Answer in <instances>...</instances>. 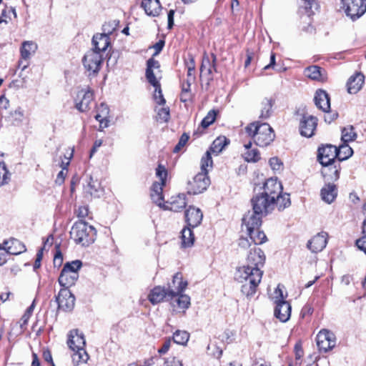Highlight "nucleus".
I'll use <instances>...</instances> for the list:
<instances>
[{
    "mask_svg": "<svg viewBox=\"0 0 366 366\" xmlns=\"http://www.w3.org/2000/svg\"><path fill=\"white\" fill-rule=\"evenodd\" d=\"M110 44L109 34H97L92 38L93 48L92 50H95L97 52L103 54L110 46Z\"/></svg>",
    "mask_w": 366,
    "mask_h": 366,
    "instance_id": "20",
    "label": "nucleus"
},
{
    "mask_svg": "<svg viewBox=\"0 0 366 366\" xmlns=\"http://www.w3.org/2000/svg\"><path fill=\"white\" fill-rule=\"evenodd\" d=\"M36 49L37 44L35 42L32 41H24L20 49L21 59L25 61L29 60Z\"/></svg>",
    "mask_w": 366,
    "mask_h": 366,
    "instance_id": "34",
    "label": "nucleus"
},
{
    "mask_svg": "<svg viewBox=\"0 0 366 366\" xmlns=\"http://www.w3.org/2000/svg\"><path fill=\"white\" fill-rule=\"evenodd\" d=\"M245 131L259 147L268 146L275 137L272 128L267 123H250L245 127Z\"/></svg>",
    "mask_w": 366,
    "mask_h": 366,
    "instance_id": "3",
    "label": "nucleus"
},
{
    "mask_svg": "<svg viewBox=\"0 0 366 366\" xmlns=\"http://www.w3.org/2000/svg\"><path fill=\"white\" fill-rule=\"evenodd\" d=\"M191 228L185 227L182 230V244L184 247H191L194 243V237Z\"/></svg>",
    "mask_w": 366,
    "mask_h": 366,
    "instance_id": "41",
    "label": "nucleus"
},
{
    "mask_svg": "<svg viewBox=\"0 0 366 366\" xmlns=\"http://www.w3.org/2000/svg\"><path fill=\"white\" fill-rule=\"evenodd\" d=\"M212 61H210L209 58L207 56H204L202 59V65L200 67V72L202 74L207 75L208 76V80H212V73L213 71H216L215 68V61L216 56L212 55Z\"/></svg>",
    "mask_w": 366,
    "mask_h": 366,
    "instance_id": "26",
    "label": "nucleus"
},
{
    "mask_svg": "<svg viewBox=\"0 0 366 366\" xmlns=\"http://www.w3.org/2000/svg\"><path fill=\"white\" fill-rule=\"evenodd\" d=\"M78 278L79 272L70 270L68 266H64L58 281L63 289H68L75 284Z\"/></svg>",
    "mask_w": 366,
    "mask_h": 366,
    "instance_id": "18",
    "label": "nucleus"
},
{
    "mask_svg": "<svg viewBox=\"0 0 366 366\" xmlns=\"http://www.w3.org/2000/svg\"><path fill=\"white\" fill-rule=\"evenodd\" d=\"M149 300L153 305L157 304L163 301L164 299L167 300H171L169 296V290L167 291L162 287H154L149 295Z\"/></svg>",
    "mask_w": 366,
    "mask_h": 366,
    "instance_id": "25",
    "label": "nucleus"
},
{
    "mask_svg": "<svg viewBox=\"0 0 366 366\" xmlns=\"http://www.w3.org/2000/svg\"><path fill=\"white\" fill-rule=\"evenodd\" d=\"M337 192L336 186L332 184H326L321 189L322 199L323 201L328 204L332 203L335 200V199L337 197Z\"/></svg>",
    "mask_w": 366,
    "mask_h": 366,
    "instance_id": "32",
    "label": "nucleus"
},
{
    "mask_svg": "<svg viewBox=\"0 0 366 366\" xmlns=\"http://www.w3.org/2000/svg\"><path fill=\"white\" fill-rule=\"evenodd\" d=\"M86 184L84 186L85 195L91 197H99L100 194V185L97 180H94L92 177H87Z\"/></svg>",
    "mask_w": 366,
    "mask_h": 366,
    "instance_id": "30",
    "label": "nucleus"
},
{
    "mask_svg": "<svg viewBox=\"0 0 366 366\" xmlns=\"http://www.w3.org/2000/svg\"><path fill=\"white\" fill-rule=\"evenodd\" d=\"M171 301V304L174 307H177L179 309L187 310L190 305V297L182 293H179Z\"/></svg>",
    "mask_w": 366,
    "mask_h": 366,
    "instance_id": "36",
    "label": "nucleus"
},
{
    "mask_svg": "<svg viewBox=\"0 0 366 366\" xmlns=\"http://www.w3.org/2000/svg\"><path fill=\"white\" fill-rule=\"evenodd\" d=\"M85 344L84 337L78 330H72L69 332L67 345L74 352L71 358L74 366L80 363H86L89 359V355L84 349Z\"/></svg>",
    "mask_w": 366,
    "mask_h": 366,
    "instance_id": "4",
    "label": "nucleus"
},
{
    "mask_svg": "<svg viewBox=\"0 0 366 366\" xmlns=\"http://www.w3.org/2000/svg\"><path fill=\"white\" fill-rule=\"evenodd\" d=\"M7 14H13L14 16H16L15 10L12 7L6 8L4 9L1 12V15L0 16V23L6 22V18L8 17Z\"/></svg>",
    "mask_w": 366,
    "mask_h": 366,
    "instance_id": "57",
    "label": "nucleus"
},
{
    "mask_svg": "<svg viewBox=\"0 0 366 366\" xmlns=\"http://www.w3.org/2000/svg\"><path fill=\"white\" fill-rule=\"evenodd\" d=\"M273 299L276 305L274 310V316L282 322H287L291 316L292 307L289 302L285 300L280 285L274 291Z\"/></svg>",
    "mask_w": 366,
    "mask_h": 366,
    "instance_id": "6",
    "label": "nucleus"
},
{
    "mask_svg": "<svg viewBox=\"0 0 366 366\" xmlns=\"http://www.w3.org/2000/svg\"><path fill=\"white\" fill-rule=\"evenodd\" d=\"M174 342L184 345L189 339V334L186 331L177 330L173 335Z\"/></svg>",
    "mask_w": 366,
    "mask_h": 366,
    "instance_id": "43",
    "label": "nucleus"
},
{
    "mask_svg": "<svg viewBox=\"0 0 366 366\" xmlns=\"http://www.w3.org/2000/svg\"><path fill=\"white\" fill-rule=\"evenodd\" d=\"M94 99L93 92L89 90L81 89L78 92L76 99V108L81 112H85L90 109V104Z\"/></svg>",
    "mask_w": 366,
    "mask_h": 366,
    "instance_id": "16",
    "label": "nucleus"
},
{
    "mask_svg": "<svg viewBox=\"0 0 366 366\" xmlns=\"http://www.w3.org/2000/svg\"><path fill=\"white\" fill-rule=\"evenodd\" d=\"M274 103V100L272 98L265 97L264 98L259 105V116L260 119H266L269 118L272 114V108Z\"/></svg>",
    "mask_w": 366,
    "mask_h": 366,
    "instance_id": "33",
    "label": "nucleus"
},
{
    "mask_svg": "<svg viewBox=\"0 0 366 366\" xmlns=\"http://www.w3.org/2000/svg\"><path fill=\"white\" fill-rule=\"evenodd\" d=\"M269 163L273 170L279 171L282 169V163L277 157L270 158Z\"/></svg>",
    "mask_w": 366,
    "mask_h": 366,
    "instance_id": "54",
    "label": "nucleus"
},
{
    "mask_svg": "<svg viewBox=\"0 0 366 366\" xmlns=\"http://www.w3.org/2000/svg\"><path fill=\"white\" fill-rule=\"evenodd\" d=\"M9 107V99L4 96L2 95L0 97V110H6Z\"/></svg>",
    "mask_w": 366,
    "mask_h": 366,
    "instance_id": "63",
    "label": "nucleus"
},
{
    "mask_svg": "<svg viewBox=\"0 0 366 366\" xmlns=\"http://www.w3.org/2000/svg\"><path fill=\"white\" fill-rule=\"evenodd\" d=\"M156 174L159 178L161 182L159 184L165 185V180L167 176V172L164 167L159 165L156 169Z\"/></svg>",
    "mask_w": 366,
    "mask_h": 366,
    "instance_id": "53",
    "label": "nucleus"
},
{
    "mask_svg": "<svg viewBox=\"0 0 366 366\" xmlns=\"http://www.w3.org/2000/svg\"><path fill=\"white\" fill-rule=\"evenodd\" d=\"M324 167L322 174L327 177L329 180L335 181L340 177V164L338 166L331 163L329 165H322Z\"/></svg>",
    "mask_w": 366,
    "mask_h": 366,
    "instance_id": "35",
    "label": "nucleus"
},
{
    "mask_svg": "<svg viewBox=\"0 0 366 366\" xmlns=\"http://www.w3.org/2000/svg\"><path fill=\"white\" fill-rule=\"evenodd\" d=\"M229 143V140H228L225 137H219L212 144V146L209 148L210 152L215 154L217 155L220 153L224 148Z\"/></svg>",
    "mask_w": 366,
    "mask_h": 366,
    "instance_id": "39",
    "label": "nucleus"
},
{
    "mask_svg": "<svg viewBox=\"0 0 366 366\" xmlns=\"http://www.w3.org/2000/svg\"><path fill=\"white\" fill-rule=\"evenodd\" d=\"M157 121H160L161 122H167L170 118L169 114V107H162L157 110Z\"/></svg>",
    "mask_w": 366,
    "mask_h": 366,
    "instance_id": "49",
    "label": "nucleus"
},
{
    "mask_svg": "<svg viewBox=\"0 0 366 366\" xmlns=\"http://www.w3.org/2000/svg\"><path fill=\"white\" fill-rule=\"evenodd\" d=\"M252 366H271V365L264 359L259 358L256 359Z\"/></svg>",
    "mask_w": 366,
    "mask_h": 366,
    "instance_id": "64",
    "label": "nucleus"
},
{
    "mask_svg": "<svg viewBox=\"0 0 366 366\" xmlns=\"http://www.w3.org/2000/svg\"><path fill=\"white\" fill-rule=\"evenodd\" d=\"M96 235L95 228L81 220L74 223L70 231L71 239L83 247L92 244L96 239Z\"/></svg>",
    "mask_w": 366,
    "mask_h": 366,
    "instance_id": "5",
    "label": "nucleus"
},
{
    "mask_svg": "<svg viewBox=\"0 0 366 366\" xmlns=\"http://www.w3.org/2000/svg\"><path fill=\"white\" fill-rule=\"evenodd\" d=\"M187 205L186 196L184 194H179L178 195L173 196L169 200L167 201L163 208L174 212H179L183 209Z\"/></svg>",
    "mask_w": 366,
    "mask_h": 366,
    "instance_id": "21",
    "label": "nucleus"
},
{
    "mask_svg": "<svg viewBox=\"0 0 366 366\" xmlns=\"http://www.w3.org/2000/svg\"><path fill=\"white\" fill-rule=\"evenodd\" d=\"M305 75L312 80L324 81L325 77L322 69L318 66H310L305 69Z\"/></svg>",
    "mask_w": 366,
    "mask_h": 366,
    "instance_id": "38",
    "label": "nucleus"
},
{
    "mask_svg": "<svg viewBox=\"0 0 366 366\" xmlns=\"http://www.w3.org/2000/svg\"><path fill=\"white\" fill-rule=\"evenodd\" d=\"M337 155V148L335 146L327 144L318 149L317 159L322 165L334 163Z\"/></svg>",
    "mask_w": 366,
    "mask_h": 366,
    "instance_id": "12",
    "label": "nucleus"
},
{
    "mask_svg": "<svg viewBox=\"0 0 366 366\" xmlns=\"http://www.w3.org/2000/svg\"><path fill=\"white\" fill-rule=\"evenodd\" d=\"M159 182H154L151 189V198L156 204L160 207H163L164 203H163L164 197L162 194L163 187Z\"/></svg>",
    "mask_w": 366,
    "mask_h": 366,
    "instance_id": "31",
    "label": "nucleus"
},
{
    "mask_svg": "<svg viewBox=\"0 0 366 366\" xmlns=\"http://www.w3.org/2000/svg\"><path fill=\"white\" fill-rule=\"evenodd\" d=\"M11 174L8 171L4 162L0 164V186H3L10 180Z\"/></svg>",
    "mask_w": 366,
    "mask_h": 366,
    "instance_id": "47",
    "label": "nucleus"
},
{
    "mask_svg": "<svg viewBox=\"0 0 366 366\" xmlns=\"http://www.w3.org/2000/svg\"><path fill=\"white\" fill-rule=\"evenodd\" d=\"M363 74L358 73L352 76L347 81V91L350 94H356L360 90L364 84Z\"/></svg>",
    "mask_w": 366,
    "mask_h": 366,
    "instance_id": "29",
    "label": "nucleus"
},
{
    "mask_svg": "<svg viewBox=\"0 0 366 366\" xmlns=\"http://www.w3.org/2000/svg\"><path fill=\"white\" fill-rule=\"evenodd\" d=\"M252 211H248L242 218L243 222L258 224L263 215L267 214L274 206V197L269 198L264 193L257 194L251 199Z\"/></svg>",
    "mask_w": 366,
    "mask_h": 366,
    "instance_id": "2",
    "label": "nucleus"
},
{
    "mask_svg": "<svg viewBox=\"0 0 366 366\" xmlns=\"http://www.w3.org/2000/svg\"><path fill=\"white\" fill-rule=\"evenodd\" d=\"M265 262V255L263 251L257 247H254L249 251L247 259V264L245 266L252 267L255 269H261Z\"/></svg>",
    "mask_w": 366,
    "mask_h": 366,
    "instance_id": "14",
    "label": "nucleus"
},
{
    "mask_svg": "<svg viewBox=\"0 0 366 366\" xmlns=\"http://www.w3.org/2000/svg\"><path fill=\"white\" fill-rule=\"evenodd\" d=\"M326 232H322L313 237L307 243V247L315 253L321 252L327 245Z\"/></svg>",
    "mask_w": 366,
    "mask_h": 366,
    "instance_id": "23",
    "label": "nucleus"
},
{
    "mask_svg": "<svg viewBox=\"0 0 366 366\" xmlns=\"http://www.w3.org/2000/svg\"><path fill=\"white\" fill-rule=\"evenodd\" d=\"M243 226L246 227L247 232L254 244H261L267 240V236L263 231L259 230V227L262 224V221L257 224L252 222H243Z\"/></svg>",
    "mask_w": 366,
    "mask_h": 366,
    "instance_id": "11",
    "label": "nucleus"
},
{
    "mask_svg": "<svg viewBox=\"0 0 366 366\" xmlns=\"http://www.w3.org/2000/svg\"><path fill=\"white\" fill-rule=\"evenodd\" d=\"M58 307L65 312L71 311L75 305V297L68 289H61L56 297Z\"/></svg>",
    "mask_w": 366,
    "mask_h": 366,
    "instance_id": "10",
    "label": "nucleus"
},
{
    "mask_svg": "<svg viewBox=\"0 0 366 366\" xmlns=\"http://www.w3.org/2000/svg\"><path fill=\"white\" fill-rule=\"evenodd\" d=\"M217 112L215 110H210L207 116L202 119L201 122V127L203 129L207 128L211 125L216 119Z\"/></svg>",
    "mask_w": 366,
    "mask_h": 366,
    "instance_id": "48",
    "label": "nucleus"
},
{
    "mask_svg": "<svg viewBox=\"0 0 366 366\" xmlns=\"http://www.w3.org/2000/svg\"><path fill=\"white\" fill-rule=\"evenodd\" d=\"M64 266H68L70 270L78 272L82 266V262L80 260H74L71 262H67Z\"/></svg>",
    "mask_w": 366,
    "mask_h": 366,
    "instance_id": "56",
    "label": "nucleus"
},
{
    "mask_svg": "<svg viewBox=\"0 0 366 366\" xmlns=\"http://www.w3.org/2000/svg\"><path fill=\"white\" fill-rule=\"evenodd\" d=\"M355 244L357 248L366 254V234H362V237L356 240Z\"/></svg>",
    "mask_w": 366,
    "mask_h": 366,
    "instance_id": "55",
    "label": "nucleus"
},
{
    "mask_svg": "<svg viewBox=\"0 0 366 366\" xmlns=\"http://www.w3.org/2000/svg\"><path fill=\"white\" fill-rule=\"evenodd\" d=\"M189 139V135L187 134H186V133H184L181 136V137H180V139L179 140L178 144L174 148L173 152L174 153L179 152L186 145V144L188 142Z\"/></svg>",
    "mask_w": 366,
    "mask_h": 366,
    "instance_id": "51",
    "label": "nucleus"
},
{
    "mask_svg": "<svg viewBox=\"0 0 366 366\" xmlns=\"http://www.w3.org/2000/svg\"><path fill=\"white\" fill-rule=\"evenodd\" d=\"M69 161H68L66 163L65 166L63 167L62 169L59 172L56 179V184H61L64 182L65 176L66 174V172H65L64 170L66 169V167L67 165H69Z\"/></svg>",
    "mask_w": 366,
    "mask_h": 366,
    "instance_id": "58",
    "label": "nucleus"
},
{
    "mask_svg": "<svg viewBox=\"0 0 366 366\" xmlns=\"http://www.w3.org/2000/svg\"><path fill=\"white\" fill-rule=\"evenodd\" d=\"M171 346V340L168 339L164 341L162 347L158 350V353L160 355H164L167 353Z\"/></svg>",
    "mask_w": 366,
    "mask_h": 366,
    "instance_id": "61",
    "label": "nucleus"
},
{
    "mask_svg": "<svg viewBox=\"0 0 366 366\" xmlns=\"http://www.w3.org/2000/svg\"><path fill=\"white\" fill-rule=\"evenodd\" d=\"M282 192V186L276 179H268L264 184V193L269 198L274 197L275 202L276 197L280 196Z\"/></svg>",
    "mask_w": 366,
    "mask_h": 366,
    "instance_id": "19",
    "label": "nucleus"
},
{
    "mask_svg": "<svg viewBox=\"0 0 366 366\" xmlns=\"http://www.w3.org/2000/svg\"><path fill=\"white\" fill-rule=\"evenodd\" d=\"M43 256V248L39 249L36 254V258L35 260V262L34 264V269L36 270V269L39 268L41 266V261L42 259Z\"/></svg>",
    "mask_w": 366,
    "mask_h": 366,
    "instance_id": "60",
    "label": "nucleus"
},
{
    "mask_svg": "<svg viewBox=\"0 0 366 366\" xmlns=\"http://www.w3.org/2000/svg\"><path fill=\"white\" fill-rule=\"evenodd\" d=\"M263 272L249 267L242 266L237 269L235 280L241 284V292L247 297L253 296L261 282Z\"/></svg>",
    "mask_w": 366,
    "mask_h": 366,
    "instance_id": "1",
    "label": "nucleus"
},
{
    "mask_svg": "<svg viewBox=\"0 0 366 366\" xmlns=\"http://www.w3.org/2000/svg\"><path fill=\"white\" fill-rule=\"evenodd\" d=\"M185 217L188 226L194 228L201 224L203 214L199 208L189 207L185 212Z\"/></svg>",
    "mask_w": 366,
    "mask_h": 366,
    "instance_id": "22",
    "label": "nucleus"
},
{
    "mask_svg": "<svg viewBox=\"0 0 366 366\" xmlns=\"http://www.w3.org/2000/svg\"><path fill=\"white\" fill-rule=\"evenodd\" d=\"M366 11V0H352L345 9V13L352 21L362 16Z\"/></svg>",
    "mask_w": 366,
    "mask_h": 366,
    "instance_id": "13",
    "label": "nucleus"
},
{
    "mask_svg": "<svg viewBox=\"0 0 366 366\" xmlns=\"http://www.w3.org/2000/svg\"><path fill=\"white\" fill-rule=\"evenodd\" d=\"M146 77L149 84H152L154 87L160 86V84L159 81L157 79L153 70H150V69H147Z\"/></svg>",
    "mask_w": 366,
    "mask_h": 366,
    "instance_id": "52",
    "label": "nucleus"
},
{
    "mask_svg": "<svg viewBox=\"0 0 366 366\" xmlns=\"http://www.w3.org/2000/svg\"><path fill=\"white\" fill-rule=\"evenodd\" d=\"M142 6L148 16H157L161 11V4L159 0H143Z\"/></svg>",
    "mask_w": 366,
    "mask_h": 366,
    "instance_id": "28",
    "label": "nucleus"
},
{
    "mask_svg": "<svg viewBox=\"0 0 366 366\" xmlns=\"http://www.w3.org/2000/svg\"><path fill=\"white\" fill-rule=\"evenodd\" d=\"M95 119L99 122L100 127L104 128L108 127L109 120L107 119V117H104L102 114H97L95 116Z\"/></svg>",
    "mask_w": 366,
    "mask_h": 366,
    "instance_id": "62",
    "label": "nucleus"
},
{
    "mask_svg": "<svg viewBox=\"0 0 366 366\" xmlns=\"http://www.w3.org/2000/svg\"><path fill=\"white\" fill-rule=\"evenodd\" d=\"M166 366H183L182 361L175 357H169L165 361Z\"/></svg>",
    "mask_w": 366,
    "mask_h": 366,
    "instance_id": "59",
    "label": "nucleus"
},
{
    "mask_svg": "<svg viewBox=\"0 0 366 366\" xmlns=\"http://www.w3.org/2000/svg\"><path fill=\"white\" fill-rule=\"evenodd\" d=\"M290 199L289 194L285 193L284 194H280V196L276 197L275 203L279 210H282L290 205Z\"/></svg>",
    "mask_w": 366,
    "mask_h": 366,
    "instance_id": "44",
    "label": "nucleus"
},
{
    "mask_svg": "<svg viewBox=\"0 0 366 366\" xmlns=\"http://www.w3.org/2000/svg\"><path fill=\"white\" fill-rule=\"evenodd\" d=\"M187 282L183 280L182 274L179 272L176 273L171 283L168 285L169 296L172 300L174 297L179 293H182L187 287Z\"/></svg>",
    "mask_w": 366,
    "mask_h": 366,
    "instance_id": "17",
    "label": "nucleus"
},
{
    "mask_svg": "<svg viewBox=\"0 0 366 366\" xmlns=\"http://www.w3.org/2000/svg\"><path fill=\"white\" fill-rule=\"evenodd\" d=\"M357 134L354 132L353 127H345L342 130V140L344 143L353 141L356 139Z\"/></svg>",
    "mask_w": 366,
    "mask_h": 366,
    "instance_id": "45",
    "label": "nucleus"
},
{
    "mask_svg": "<svg viewBox=\"0 0 366 366\" xmlns=\"http://www.w3.org/2000/svg\"><path fill=\"white\" fill-rule=\"evenodd\" d=\"M317 345L320 352H327L335 346L336 340L335 335L327 330H322L316 337Z\"/></svg>",
    "mask_w": 366,
    "mask_h": 366,
    "instance_id": "9",
    "label": "nucleus"
},
{
    "mask_svg": "<svg viewBox=\"0 0 366 366\" xmlns=\"http://www.w3.org/2000/svg\"><path fill=\"white\" fill-rule=\"evenodd\" d=\"M185 65L187 69V79L188 82H194L195 76V61L194 56L188 55V59L185 61Z\"/></svg>",
    "mask_w": 366,
    "mask_h": 366,
    "instance_id": "40",
    "label": "nucleus"
},
{
    "mask_svg": "<svg viewBox=\"0 0 366 366\" xmlns=\"http://www.w3.org/2000/svg\"><path fill=\"white\" fill-rule=\"evenodd\" d=\"M317 125V118L312 115H304L300 120V131L302 136L310 137L314 134Z\"/></svg>",
    "mask_w": 366,
    "mask_h": 366,
    "instance_id": "15",
    "label": "nucleus"
},
{
    "mask_svg": "<svg viewBox=\"0 0 366 366\" xmlns=\"http://www.w3.org/2000/svg\"><path fill=\"white\" fill-rule=\"evenodd\" d=\"M102 61L103 54L92 49L85 54L82 59L84 67L89 72V76L99 73Z\"/></svg>",
    "mask_w": 366,
    "mask_h": 366,
    "instance_id": "7",
    "label": "nucleus"
},
{
    "mask_svg": "<svg viewBox=\"0 0 366 366\" xmlns=\"http://www.w3.org/2000/svg\"><path fill=\"white\" fill-rule=\"evenodd\" d=\"M210 180L206 172H199L188 182L187 192L192 194H200L207 189Z\"/></svg>",
    "mask_w": 366,
    "mask_h": 366,
    "instance_id": "8",
    "label": "nucleus"
},
{
    "mask_svg": "<svg viewBox=\"0 0 366 366\" xmlns=\"http://www.w3.org/2000/svg\"><path fill=\"white\" fill-rule=\"evenodd\" d=\"M212 159L211 157V152L210 151H207L204 157H202L201 159V172H206V174H207L208 169L207 168L212 167Z\"/></svg>",
    "mask_w": 366,
    "mask_h": 366,
    "instance_id": "46",
    "label": "nucleus"
},
{
    "mask_svg": "<svg viewBox=\"0 0 366 366\" xmlns=\"http://www.w3.org/2000/svg\"><path fill=\"white\" fill-rule=\"evenodd\" d=\"M314 101L316 107L324 112H328L330 109V99L329 94L322 89L315 92Z\"/></svg>",
    "mask_w": 366,
    "mask_h": 366,
    "instance_id": "24",
    "label": "nucleus"
},
{
    "mask_svg": "<svg viewBox=\"0 0 366 366\" xmlns=\"http://www.w3.org/2000/svg\"><path fill=\"white\" fill-rule=\"evenodd\" d=\"M337 159L341 162L350 157L353 154V150L348 144L344 143L337 149Z\"/></svg>",
    "mask_w": 366,
    "mask_h": 366,
    "instance_id": "42",
    "label": "nucleus"
},
{
    "mask_svg": "<svg viewBox=\"0 0 366 366\" xmlns=\"http://www.w3.org/2000/svg\"><path fill=\"white\" fill-rule=\"evenodd\" d=\"M4 247L8 254H19L26 251L25 245L16 239H11L4 242Z\"/></svg>",
    "mask_w": 366,
    "mask_h": 366,
    "instance_id": "27",
    "label": "nucleus"
},
{
    "mask_svg": "<svg viewBox=\"0 0 366 366\" xmlns=\"http://www.w3.org/2000/svg\"><path fill=\"white\" fill-rule=\"evenodd\" d=\"M246 152L243 154L244 160L247 162H257L260 159V154L257 149L252 148V143L244 144Z\"/></svg>",
    "mask_w": 366,
    "mask_h": 366,
    "instance_id": "37",
    "label": "nucleus"
},
{
    "mask_svg": "<svg viewBox=\"0 0 366 366\" xmlns=\"http://www.w3.org/2000/svg\"><path fill=\"white\" fill-rule=\"evenodd\" d=\"M154 99L159 105H164L166 103V100L162 94L161 86L154 87Z\"/></svg>",
    "mask_w": 366,
    "mask_h": 366,
    "instance_id": "50",
    "label": "nucleus"
}]
</instances>
